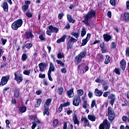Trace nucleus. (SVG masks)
Masks as SVG:
<instances>
[{"mask_svg":"<svg viewBox=\"0 0 129 129\" xmlns=\"http://www.w3.org/2000/svg\"><path fill=\"white\" fill-rule=\"evenodd\" d=\"M95 11L93 10H91L85 16L84 20H83V23H84L86 25L89 26V19H91V18H94V17H95Z\"/></svg>","mask_w":129,"mask_h":129,"instance_id":"f257e3e1","label":"nucleus"},{"mask_svg":"<svg viewBox=\"0 0 129 129\" xmlns=\"http://www.w3.org/2000/svg\"><path fill=\"white\" fill-rule=\"evenodd\" d=\"M105 127V129H109L110 127V124L107 120H104L103 121V123L100 125L99 129H104Z\"/></svg>","mask_w":129,"mask_h":129,"instance_id":"f03ea898","label":"nucleus"},{"mask_svg":"<svg viewBox=\"0 0 129 129\" xmlns=\"http://www.w3.org/2000/svg\"><path fill=\"white\" fill-rule=\"evenodd\" d=\"M108 119L110 121H112L114 119V112L112 111V109L109 107L108 108Z\"/></svg>","mask_w":129,"mask_h":129,"instance_id":"7ed1b4c3","label":"nucleus"},{"mask_svg":"<svg viewBox=\"0 0 129 129\" xmlns=\"http://www.w3.org/2000/svg\"><path fill=\"white\" fill-rule=\"evenodd\" d=\"M85 55H86V51L84 50L82 51L75 58L76 62L77 63H79L80 61H81V59L82 58H84L85 57Z\"/></svg>","mask_w":129,"mask_h":129,"instance_id":"20e7f679","label":"nucleus"},{"mask_svg":"<svg viewBox=\"0 0 129 129\" xmlns=\"http://www.w3.org/2000/svg\"><path fill=\"white\" fill-rule=\"evenodd\" d=\"M121 21H125V22L129 21V13H125L121 15Z\"/></svg>","mask_w":129,"mask_h":129,"instance_id":"39448f33","label":"nucleus"},{"mask_svg":"<svg viewBox=\"0 0 129 129\" xmlns=\"http://www.w3.org/2000/svg\"><path fill=\"white\" fill-rule=\"evenodd\" d=\"M80 103V97L79 96H75L74 98L73 105L75 106H78Z\"/></svg>","mask_w":129,"mask_h":129,"instance_id":"423d86ee","label":"nucleus"},{"mask_svg":"<svg viewBox=\"0 0 129 129\" xmlns=\"http://www.w3.org/2000/svg\"><path fill=\"white\" fill-rule=\"evenodd\" d=\"M48 29L49 31L51 32V33H55V34H57L59 32V29L58 28L53 27L52 25L49 26Z\"/></svg>","mask_w":129,"mask_h":129,"instance_id":"0eeeda50","label":"nucleus"},{"mask_svg":"<svg viewBox=\"0 0 129 129\" xmlns=\"http://www.w3.org/2000/svg\"><path fill=\"white\" fill-rule=\"evenodd\" d=\"M15 80H16V81H17V82H19V83L20 82H22V81H23V76L22 75H17V74H15Z\"/></svg>","mask_w":129,"mask_h":129,"instance_id":"6e6552de","label":"nucleus"},{"mask_svg":"<svg viewBox=\"0 0 129 129\" xmlns=\"http://www.w3.org/2000/svg\"><path fill=\"white\" fill-rule=\"evenodd\" d=\"M90 36H91V35L90 33L87 35L86 39L82 40L81 46H85V44H87V42L89 41L90 39Z\"/></svg>","mask_w":129,"mask_h":129,"instance_id":"1a4fd4ad","label":"nucleus"},{"mask_svg":"<svg viewBox=\"0 0 129 129\" xmlns=\"http://www.w3.org/2000/svg\"><path fill=\"white\" fill-rule=\"evenodd\" d=\"M120 68L122 69V70H125V67L126 66V62L124 59H122L120 62Z\"/></svg>","mask_w":129,"mask_h":129,"instance_id":"9d476101","label":"nucleus"},{"mask_svg":"<svg viewBox=\"0 0 129 129\" xmlns=\"http://www.w3.org/2000/svg\"><path fill=\"white\" fill-rule=\"evenodd\" d=\"M38 66L39 67L40 72H44V71H45V69L46 68V63L41 62L38 64Z\"/></svg>","mask_w":129,"mask_h":129,"instance_id":"9b49d317","label":"nucleus"},{"mask_svg":"<svg viewBox=\"0 0 129 129\" xmlns=\"http://www.w3.org/2000/svg\"><path fill=\"white\" fill-rule=\"evenodd\" d=\"M2 7L4 9V12H6V13L9 12V5H8V3H7V2H5Z\"/></svg>","mask_w":129,"mask_h":129,"instance_id":"f8f14e48","label":"nucleus"},{"mask_svg":"<svg viewBox=\"0 0 129 129\" xmlns=\"http://www.w3.org/2000/svg\"><path fill=\"white\" fill-rule=\"evenodd\" d=\"M68 95L70 98L74 96V90L73 89H70L67 91Z\"/></svg>","mask_w":129,"mask_h":129,"instance_id":"ddd939ff","label":"nucleus"},{"mask_svg":"<svg viewBox=\"0 0 129 129\" xmlns=\"http://www.w3.org/2000/svg\"><path fill=\"white\" fill-rule=\"evenodd\" d=\"M70 105L69 103H65L63 104H61L60 105V106L59 107L58 109V111L57 112H58V113H60V112L61 111H62V110H63V106H68Z\"/></svg>","mask_w":129,"mask_h":129,"instance_id":"4468645a","label":"nucleus"},{"mask_svg":"<svg viewBox=\"0 0 129 129\" xmlns=\"http://www.w3.org/2000/svg\"><path fill=\"white\" fill-rule=\"evenodd\" d=\"M103 38L106 42H109L112 37L109 34H104Z\"/></svg>","mask_w":129,"mask_h":129,"instance_id":"2eb2a0df","label":"nucleus"},{"mask_svg":"<svg viewBox=\"0 0 129 129\" xmlns=\"http://www.w3.org/2000/svg\"><path fill=\"white\" fill-rule=\"evenodd\" d=\"M103 92L101 91H99L98 89H95V95L96 96H98V97H100L101 95H102Z\"/></svg>","mask_w":129,"mask_h":129,"instance_id":"dca6fc26","label":"nucleus"},{"mask_svg":"<svg viewBox=\"0 0 129 129\" xmlns=\"http://www.w3.org/2000/svg\"><path fill=\"white\" fill-rule=\"evenodd\" d=\"M55 71V67L52 62L50 63L48 73H51V72H54Z\"/></svg>","mask_w":129,"mask_h":129,"instance_id":"f3484780","label":"nucleus"},{"mask_svg":"<svg viewBox=\"0 0 129 129\" xmlns=\"http://www.w3.org/2000/svg\"><path fill=\"white\" fill-rule=\"evenodd\" d=\"M82 121L84 122V126H89V121L86 117H84L82 119Z\"/></svg>","mask_w":129,"mask_h":129,"instance_id":"a211bd4d","label":"nucleus"},{"mask_svg":"<svg viewBox=\"0 0 129 129\" xmlns=\"http://www.w3.org/2000/svg\"><path fill=\"white\" fill-rule=\"evenodd\" d=\"M73 120L75 124H77L78 125H79V120H78V118H77V116H76V114H74L73 116Z\"/></svg>","mask_w":129,"mask_h":129,"instance_id":"6ab92c4d","label":"nucleus"},{"mask_svg":"<svg viewBox=\"0 0 129 129\" xmlns=\"http://www.w3.org/2000/svg\"><path fill=\"white\" fill-rule=\"evenodd\" d=\"M68 37V43H72L73 42H77V39L70 36H67Z\"/></svg>","mask_w":129,"mask_h":129,"instance_id":"aec40b11","label":"nucleus"},{"mask_svg":"<svg viewBox=\"0 0 129 129\" xmlns=\"http://www.w3.org/2000/svg\"><path fill=\"white\" fill-rule=\"evenodd\" d=\"M66 39V35H64L62 37H61V38L58 39L56 42L58 44L60 43H62L63 42H65V39Z\"/></svg>","mask_w":129,"mask_h":129,"instance_id":"412c9836","label":"nucleus"},{"mask_svg":"<svg viewBox=\"0 0 129 129\" xmlns=\"http://www.w3.org/2000/svg\"><path fill=\"white\" fill-rule=\"evenodd\" d=\"M51 102L52 100L51 99H47L45 101V104L44 105V107H49V105H50Z\"/></svg>","mask_w":129,"mask_h":129,"instance_id":"4be33fe9","label":"nucleus"},{"mask_svg":"<svg viewBox=\"0 0 129 129\" xmlns=\"http://www.w3.org/2000/svg\"><path fill=\"white\" fill-rule=\"evenodd\" d=\"M67 19H68V21H69V22L70 23H72V24H74V23H75V22H76V21L75 20H73L72 19V17H71V15H67Z\"/></svg>","mask_w":129,"mask_h":129,"instance_id":"5701e85b","label":"nucleus"},{"mask_svg":"<svg viewBox=\"0 0 129 129\" xmlns=\"http://www.w3.org/2000/svg\"><path fill=\"white\" fill-rule=\"evenodd\" d=\"M15 22L18 25L19 28H21V27H22V25H23V20L22 19H18L15 21Z\"/></svg>","mask_w":129,"mask_h":129,"instance_id":"b1692460","label":"nucleus"},{"mask_svg":"<svg viewBox=\"0 0 129 129\" xmlns=\"http://www.w3.org/2000/svg\"><path fill=\"white\" fill-rule=\"evenodd\" d=\"M63 91L64 89L62 87L58 88L57 89V93H58L59 95H62Z\"/></svg>","mask_w":129,"mask_h":129,"instance_id":"393cba45","label":"nucleus"},{"mask_svg":"<svg viewBox=\"0 0 129 129\" xmlns=\"http://www.w3.org/2000/svg\"><path fill=\"white\" fill-rule=\"evenodd\" d=\"M88 118L90 120H91V121H95V120L96 119V117H95V116H94V115H89L88 116Z\"/></svg>","mask_w":129,"mask_h":129,"instance_id":"a878e982","label":"nucleus"},{"mask_svg":"<svg viewBox=\"0 0 129 129\" xmlns=\"http://www.w3.org/2000/svg\"><path fill=\"white\" fill-rule=\"evenodd\" d=\"M84 94V92L83 91V90H77V96H79V97H80V96H82V95Z\"/></svg>","mask_w":129,"mask_h":129,"instance_id":"bb28decb","label":"nucleus"},{"mask_svg":"<svg viewBox=\"0 0 129 129\" xmlns=\"http://www.w3.org/2000/svg\"><path fill=\"white\" fill-rule=\"evenodd\" d=\"M26 37L27 39H30V38H31V39H33V38H34V35H33L31 32H27L26 33Z\"/></svg>","mask_w":129,"mask_h":129,"instance_id":"cd10ccee","label":"nucleus"},{"mask_svg":"<svg viewBox=\"0 0 129 129\" xmlns=\"http://www.w3.org/2000/svg\"><path fill=\"white\" fill-rule=\"evenodd\" d=\"M20 90L18 89H15L14 91V95L16 98H18L20 96Z\"/></svg>","mask_w":129,"mask_h":129,"instance_id":"c85d7f7f","label":"nucleus"},{"mask_svg":"<svg viewBox=\"0 0 129 129\" xmlns=\"http://www.w3.org/2000/svg\"><path fill=\"white\" fill-rule=\"evenodd\" d=\"M19 111L21 112V113H24L27 111V107L25 106L20 107L19 108Z\"/></svg>","mask_w":129,"mask_h":129,"instance_id":"c756f323","label":"nucleus"},{"mask_svg":"<svg viewBox=\"0 0 129 129\" xmlns=\"http://www.w3.org/2000/svg\"><path fill=\"white\" fill-rule=\"evenodd\" d=\"M12 29H13L14 30H18V29H19V28H20L18 25L15 22H14L12 25Z\"/></svg>","mask_w":129,"mask_h":129,"instance_id":"7c9ffc66","label":"nucleus"},{"mask_svg":"<svg viewBox=\"0 0 129 129\" xmlns=\"http://www.w3.org/2000/svg\"><path fill=\"white\" fill-rule=\"evenodd\" d=\"M41 102H42V100L41 99H38L35 105V107H39L40 105H41Z\"/></svg>","mask_w":129,"mask_h":129,"instance_id":"2f4dec72","label":"nucleus"},{"mask_svg":"<svg viewBox=\"0 0 129 129\" xmlns=\"http://www.w3.org/2000/svg\"><path fill=\"white\" fill-rule=\"evenodd\" d=\"M109 62H110V56L106 55L104 63L105 64H108Z\"/></svg>","mask_w":129,"mask_h":129,"instance_id":"473e14b6","label":"nucleus"},{"mask_svg":"<svg viewBox=\"0 0 129 129\" xmlns=\"http://www.w3.org/2000/svg\"><path fill=\"white\" fill-rule=\"evenodd\" d=\"M56 62L57 63V64H58L59 65H60V66L61 67L64 68V62H62L61 61H60L59 59H56Z\"/></svg>","mask_w":129,"mask_h":129,"instance_id":"72a5a7b5","label":"nucleus"},{"mask_svg":"<svg viewBox=\"0 0 129 129\" xmlns=\"http://www.w3.org/2000/svg\"><path fill=\"white\" fill-rule=\"evenodd\" d=\"M44 114H46V115H49V107H44Z\"/></svg>","mask_w":129,"mask_h":129,"instance_id":"f704fd0d","label":"nucleus"},{"mask_svg":"<svg viewBox=\"0 0 129 129\" xmlns=\"http://www.w3.org/2000/svg\"><path fill=\"white\" fill-rule=\"evenodd\" d=\"M83 108H84L85 109H86V108H87V101H86V100H85V99H84Z\"/></svg>","mask_w":129,"mask_h":129,"instance_id":"c9c22d12","label":"nucleus"},{"mask_svg":"<svg viewBox=\"0 0 129 129\" xmlns=\"http://www.w3.org/2000/svg\"><path fill=\"white\" fill-rule=\"evenodd\" d=\"M85 35H86V30L85 28H83L81 32V36L84 37Z\"/></svg>","mask_w":129,"mask_h":129,"instance_id":"e433bc0d","label":"nucleus"},{"mask_svg":"<svg viewBox=\"0 0 129 129\" xmlns=\"http://www.w3.org/2000/svg\"><path fill=\"white\" fill-rule=\"evenodd\" d=\"M28 9H29V5H25L22 7V11L25 13V12H26Z\"/></svg>","mask_w":129,"mask_h":129,"instance_id":"4c0bfd02","label":"nucleus"},{"mask_svg":"<svg viewBox=\"0 0 129 129\" xmlns=\"http://www.w3.org/2000/svg\"><path fill=\"white\" fill-rule=\"evenodd\" d=\"M31 73V70H25L23 72V74L25 75H27L28 76H30V74Z\"/></svg>","mask_w":129,"mask_h":129,"instance_id":"58836bf2","label":"nucleus"},{"mask_svg":"<svg viewBox=\"0 0 129 129\" xmlns=\"http://www.w3.org/2000/svg\"><path fill=\"white\" fill-rule=\"evenodd\" d=\"M27 58H28V55L26 53H24L22 56V61H26Z\"/></svg>","mask_w":129,"mask_h":129,"instance_id":"ea45409f","label":"nucleus"},{"mask_svg":"<svg viewBox=\"0 0 129 129\" xmlns=\"http://www.w3.org/2000/svg\"><path fill=\"white\" fill-rule=\"evenodd\" d=\"M72 36H74V37H76L77 39L78 38V37H79V33H74L72 32L71 33Z\"/></svg>","mask_w":129,"mask_h":129,"instance_id":"a19ab883","label":"nucleus"},{"mask_svg":"<svg viewBox=\"0 0 129 129\" xmlns=\"http://www.w3.org/2000/svg\"><path fill=\"white\" fill-rule=\"evenodd\" d=\"M53 126H57L58 125V120L54 119L52 122Z\"/></svg>","mask_w":129,"mask_h":129,"instance_id":"79ce46f5","label":"nucleus"},{"mask_svg":"<svg viewBox=\"0 0 129 129\" xmlns=\"http://www.w3.org/2000/svg\"><path fill=\"white\" fill-rule=\"evenodd\" d=\"M57 58L58 59H62V58H64V54L62 53H59L57 54Z\"/></svg>","mask_w":129,"mask_h":129,"instance_id":"37998d69","label":"nucleus"},{"mask_svg":"<svg viewBox=\"0 0 129 129\" xmlns=\"http://www.w3.org/2000/svg\"><path fill=\"white\" fill-rule=\"evenodd\" d=\"M32 45L31 43H27L25 45V47L27 49H30V48H32Z\"/></svg>","mask_w":129,"mask_h":129,"instance_id":"c03bdc74","label":"nucleus"},{"mask_svg":"<svg viewBox=\"0 0 129 129\" xmlns=\"http://www.w3.org/2000/svg\"><path fill=\"white\" fill-rule=\"evenodd\" d=\"M114 72H115L116 74H117V75H120V71H119V69L115 68L114 70Z\"/></svg>","mask_w":129,"mask_h":129,"instance_id":"a18cd8bd","label":"nucleus"},{"mask_svg":"<svg viewBox=\"0 0 129 129\" xmlns=\"http://www.w3.org/2000/svg\"><path fill=\"white\" fill-rule=\"evenodd\" d=\"M103 88L104 90L106 91L107 89H108V85L105 84V83L103 84Z\"/></svg>","mask_w":129,"mask_h":129,"instance_id":"49530a36","label":"nucleus"},{"mask_svg":"<svg viewBox=\"0 0 129 129\" xmlns=\"http://www.w3.org/2000/svg\"><path fill=\"white\" fill-rule=\"evenodd\" d=\"M94 106L96 107V103H95V100H93L91 103V108H93Z\"/></svg>","mask_w":129,"mask_h":129,"instance_id":"de8ad7c7","label":"nucleus"},{"mask_svg":"<svg viewBox=\"0 0 129 129\" xmlns=\"http://www.w3.org/2000/svg\"><path fill=\"white\" fill-rule=\"evenodd\" d=\"M108 98L111 100H115V96L114 95H111L108 97Z\"/></svg>","mask_w":129,"mask_h":129,"instance_id":"09e8293b","label":"nucleus"},{"mask_svg":"<svg viewBox=\"0 0 129 129\" xmlns=\"http://www.w3.org/2000/svg\"><path fill=\"white\" fill-rule=\"evenodd\" d=\"M111 47L112 49H115L116 47V44L115 43V42H112L111 44Z\"/></svg>","mask_w":129,"mask_h":129,"instance_id":"8fccbe9b","label":"nucleus"},{"mask_svg":"<svg viewBox=\"0 0 129 129\" xmlns=\"http://www.w3.org/2000/svg\"><path fill=\"white\" fill-rule=\"evenodd\" d=\"M128 119V118L126 116H123L122 117V120L123 121H124V122H125V121H126V120L127 121Z\"/></svg>","mask_w":129,"mask_h":129,"instance_id":"3c124183","label":"nucleus"},{"mask_svg":"<svg viewBox=\"0 0 129 129\" xmlns=\"http://www.w3.org/2000/svg\"><path fill=\"white\" fill-rule=\"evenodd\" d=\"M51 73H48V79L50 81H53V79L52 77H51Z\"/></svg>","mask_w":129,"mask_h":129,"instance_id":"603ef678","label":"nucleus"},{"mask_svg":"<svg viewBox=\"0 0 129 129\" xmlns=\"http://www.w3.org/2000/svg\"><path fill=\"white\" fill-rule=\"evenodd\" d=\"M39 39H40V40H41V41H45V40H46V39L44 38V36H43V35H40L39 37Z\"/></svg>","mask_w":129,"mask_h":129,"instance_id":"864d4df0","label":"nucleus"},{"mask_svg":"<svg viewBox=\"0 0 129 129\" xmlns=\"http://www.w3.org/2000/svg\"><path fill=\"white\" fill-rule=\"evenodd\" d=\"M26 16L28 18H32V17H33V14L30 12H27L26 13Z\"/></svg>","mask_w":129,"mask_h":129,"instance_id":"5fc2aeb1","label":"nucleus"},{"mask_svg":"<svg viewBox=\"0 0 129 129\" xmlns=\"http://www.w3.org/2000/svg\"><path fill=\"white\" fill-rule=\"evenodd\" d=\"M1 42L3 45H6V43H7V39H5L4 38H1Z\"/></svg>","mask_w":129,"mask_h":129,"instance_id":"6e6d98bb","label":"nucleus"},{"mask_svg":"<svg viewBox=\"0 0 129 129\" xmlns=\"http://www.w3.org/2000/svg\"><path fill=\"white\" fill-rule=\"evenodd\" d=\"M43 84L44 85H45L46 86L49 85V82L46 80H43Z\"/></svg>","mask_w":129,"mask_h":129,"instance_id":"4d7b16f0","label":"nucleus"},{"mask_svg":"<svg viewBox=\"0 0 129 129\" xmlns=\"http://www.w3.org/2000/svg\"><path fill=\"white\" fill-rule=\"evenodd\" d=\"M108 94H109V91H107L104 93L103 94V96L104 97H107V96H108Z\"/></svg>","mask_w":129,"mask_h":129,"instance_id":"13d9d810","label":"nucleus"},{"mask_svg":"<svg viewBox=\"0 0 129 129\" xmlns=\"http://www.w3.org/2000/svg\"><path fill=\"white\" fill-rule=\"evenodd\" d=\"M110 4L112 6H114L115 5V0H110Z\"/></svg>","mask_w":129,"mask_h":129,"instance_id":"bf43d9fd","label":"nucleus"},{"mask_svg":"<svg viewBox=\"0 0 129 129\" xmlns=\"http://www.w3.org/2000/svg\"><path fill=\"white\" fill-rule=\"evenodd\" d=\"M39 78H41V79H43V78H45V74H40L39 75Z\"/></svg>","mask_w":129,"mask_h":129,"instance_id":"052dcab7","label":"nucleus"},{"mask_svg":"<svg viewBox=\"0 0 129 129\" xmlns=\"http://www.w3.org/2000/svg\"><path fill=\"white\" fill-rule=\"evenodd\" d=\"M63 16H64V14H59L58 16V20H61V19L63 18Z\"/></svg>","mask_w":129,"mask_h":129,"instance_id":"680f3d73","label":"nucleus"},{"mask_svg":"<svg viewBox=\"0 0 129 129\" xmlns=\"http://www.w3.org/2000/svg\"><path fill=\"white\" fill-rule=\"evenodd\" d=\"M6 124H7V127H9L10 128V120H6Z\"/></svg>","mask_w":129,"mask_h":129,"instance_id":"e2e57ef3","label":"nucleus"},{"mask_svg":"<svg viewBox=\"0 0 129 129\" xmlns=\"http://www.w3.org/2000/svg\"><path fill=\"white\" fill-rule=\"evenodd\" d=\"M88 95L89 98H91V97H92V96H93V93H92V92H89Z\"/></svg>","mask_w":129,"mask_h":129,"instance_id":"0e129e2a","label":"nucleus"},{"mask_svg":"<svg viewBox=\"0 0 129 129\" xmlns=\"http://www.w3.org/2000/svg\"><path fill=\"white\" fill-rule=\"evenodd\" d=\"M67 48L68 50H69V49H72V44L69 43L67 45Z\"/></svg>","mask_w":129,"mask_h":129,"instance_id":"69168bd1","label":"nucleus"},{"mask_svg":"<svg viewBox=\"0 0 129 129\" xmlns=\"http://www.w3.org/2000/svg\"><path fill=\"white\" fill-rule=\"evenodd\" d=\"M61 73H66L67 72V70L66 68L61 69Z\"/></svg>","mask_w":129,"mask_h":129,"instance_id":"338daca9","label":"nucleus"},{"mask_svg":"<svg viewBox=\"0 0 129 129\" xmlns=\"http://www.w3.org/2000/svg\"><path fill=\"white\" fill-rule=\"evenodd\" d=\"M126 7L127 10H129V1H126Z\"/></svg>","mask_w":129,"mask_h":129,"instance_id":"774afa93","label":"nucleus"}]
</instances>
